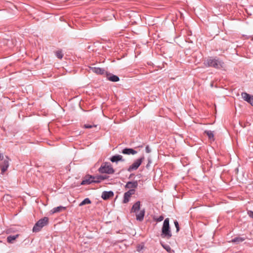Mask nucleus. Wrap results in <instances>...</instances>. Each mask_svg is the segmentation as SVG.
Wrapping results in <instances>:
<instances>
[{
  "label": "nucleus",
  "mask_w": 253,
  "mask_h": 253,
  "mask_svg": "<svg viewBox=\"0 0 253 253\" xmlns=\"http://www.w3.org/2000/svg\"><path fill=\"white\" fill-rule=\"evenodd\" d=\"M145 150H146V153H149L150 152H151V149L148 146H147L146 147Z\"/></svg>",
  "instance_id": "nucleus-30"
},
{
  "label": "nucleus",
  "mask_w": 253,
  "mask_h": 253,
  "mask_svg": "<svg viewBox=\"0 0 253 253\" xmlns=\"http://www.w3.org/2000/svg\"><path fill=\"white\" fill-rule=\"evenodd\" d=\"M114 13H111V15L109 16V19H105V20H112L113 19V18H114Z\"/></svg>",
  "instance_id": "nucleus-31"
},
{
  "label": "nucleus",
  "mask_w": 253,
  "mask_h": 253,
  "mask_svg": "<svg viewBox=\"0 0 253 253\" xmlns=\"http://www.w3.org/2000/svg\"><path fill=\"white\" fill-rule=\"evenodd\" d=\"M163 246L168 252H170V251L171 250V248L169 246H164L163 245Z\"/></svg>",
  "instance_id": "nucleus-27"
},
{
  "label": "nucleus",
  "mask_w": 253,
  "mask_h": 253,
  "mask_svg": "<svg viewBox=\"0 0 253 253\" xmlns=\"http://www.w3.org/2000/svg\"><path fill=\"white\" fill-rule=\"evenodd\" d=\"M113 196V193L112 192H104L102 193L101 197L104 200H106L109 198Z\"/></svg>",
  "instance_id": "nucleus-17"
},
{
  "label": "nucleus",
  "mask_w": 253,
  "mask_h": 253,
  "mask_svg": "<svg viewBox=\"0 0 253 253\" xmlns=\"http://www.w3.org/2000/svg\"><path fill=\"white\" fill-rule=\"evenodd\" d=\"M66 209L65 207L62 206H59L56 208H53L52 210L50 211L51 214H54L57 212H60L63 210H65Z\"/></svg>",
  "instance_id": "nucleus-15"
},
{
  "label": "nucleus",
  "mask_w": 253,
  "mask_h": 253,
  "mask_svg": "<svg viewBox=\"0 0 253 253\" xmlns=\"http://www.w3.org/2000/svg\"><path fill=\"white\" fill-rule=\"evenodd\" d=\"M143 246L139 245V246H138L137 247V251L139 252H140V251L141 250L143 249Z\"/></svg>",
  "instance_id": "nucleus-29"
},
{
  "label": "nucleus",
  "mask_w": 253,
  "mask_h": 253,
  "mask_svg": "<svg viewBox=\"0 0 253 253\" xmlns=\"http://www.w3.org/2000/svg\"><path fill=\"white\" fill-rule=\"evenodd\" d=\"M154 219H155V220L157 221V222H160L164 219V216L161 215V216H160L157 218H154Z\"/></svg>",
  "instance_id": "nucleus-25"
},
{
  "label": "nucleus",
  "mask_w": 253,
  "mask_h": 253,
  "mask_svg": "<svg viewBox=\"0 0 253 253\" xmlns=\"http://www.w3.org/2000/svg\"><path fill=\"white\" fill-rule=\"evenodd\" d=\"M100 75L106 78V79H120L119 77L109 72L107 67L103 68V71Z\"/></svg>",
  "instance_id": "nucleus-7"
},
{
  "label": "nucleus",
  "mask_w": 253,
  "mask_h": 253,
  "mask_svg": "<svg viewBox=\"0 0 253 253\" xmlns=\"http://www.w3.org/2000/svg\"><path fill=\"white\" fill-rule=\"evenodd\" d=\"M248 214L250 217L253 218V211H248Z\"/></svg>",
  "instance_id": "nucleus-28"
},
{
  "label": "nucleus",
  "mask_w": 253,
  "mask_h": 253,
  "mask_svg": "<svg viewBox=\"0 0 253 253\" xmlns=\"http://www.w3.org/2000/svg\"><path fill=\"white\" fill-rule=\"evenodd\" d=\"M123 157L121 155H116L112 157L110 160L112 162H117L119 161H121Z\"/></svg>",
  "instance_id": "nucleus-18"
},
{
  "label": "nucleus",
  "mask_w": 253,
  "mask_h": 253,
  "mask_svg": "<svg viewBox=\"0 0 253 253\" xmlns=\"http://www.w3.org/2000/svg\"><path fill=\"white\" fill-rule=\"evenodd\" d=\"M144 160V157L143 156L141 158L137 159L134 161L133 164L129 166L127 170L129 172L137 169L138 167L140 166L142 162Z\"/></svg>",
  "instance_id": "nucleus-6"
},
{
  "label": "nucleus",
  "mask_w": 253,
  "mask_h": 253,
  "mask_svg": "<svg viewBox=\"0 0 253 253\" xmlns=\"http://www.w3.org/2000/svg\"><path fill=\"white\" fill-rule=\"evenodd\" d=\"M140 202L138 201L136 202L132 206L131 209V212L136 213L140 210Z\"/></svg>",
  "instance_id": "nucleus-13"
},
{
  "label": "nucleus",
  "mask_w": 253,
  "mask_h": 253,
  "mask_svg": "<svg viewBox=\"0 0 253 253\" xmlns=\"http://www.w3.org/2000/svg\"><path fill=\"white\" fill-rule=\"evenodd\" d=\"M93 127H96V125L92 126L88 124H85L84 125V127L86 128H91Z\"/></svg>",
  "instance_id": "nucleus-24"
},
{
  "label": "nucleus",
  "mask_w": 253,
  "mask_h": 253,
  "mask_svg": "<svg viewBox=\"0 0 253 253\" xmlns=\"http://www.w3.org/2000/svg\"><path fill=\"white\" fill-rule=\"evenodd\" d=\"M55 55H56V57L60 59H62L63 57V54H62V51H60V50L57 51L55 52Z\"/></svg>",
  "instance_id": "nucleus-22"
},
{
  "label": "nucleus",
  "mask_w": 253,
  "mask_h": 253,
  "mask_svg": "<svg viewBox=\"0 0 253 253\" xmlns=\"http://www.w3.org/2000/svg\"><path fill=\"white\" fill-rule=\"evenodd\" d=\"M242 97L244 100L247 101L251 105L253 106V96L246 93L243 92L241 94Z\"/></svg>",
  "instance_id": "nucleus-9"
},
{
  "label": "nucleus",
  "mask_w": 253,
  "mask_h": 253,
  "mask_svg": "<svg viewBox=\"0 0 253 253\" xmlns=\"http://www.w3.org/2000/svg\"><path fill=\"white\" fill-rule=\"evenodd\" d=\"M105 178L103 176H100L97 178L90 176L88 177H85L84 179L82 181L81 184L86 185L90 184L92 182H99V179L103 180Z\"/></svg>",
  "instance_id": "nucleus-5"
},
{
  "label": "nucleus",
  "mask_w": 253,
  "mask_h": 253,
  "mask_svg": "<svg viewBox=\"0 0 253 253\" xmlns=\"http://www.w3.org/2000/svg\"><path fill=\"white\" fill-rule=\"evenodd\" d=\"M122 153L126 155H135L137 152L131 148H125L123 150Z\"/></svg>",
  "instance_id": "nucleus-14"
},
{
  "label": "nucleus",
  "mask_w": 253,
  "mask_h": 253,
  "mask_svg": "<svg viewBox=\"0 0 253 253\" xmlns=\"http://www.w3.org/2000/svg\"><path fill=\"white\" fill-rule=\"evenodd\" d=\"M48 223V218L44 217L43 218L40 219L35 225L33 228V231L34 232H39L41 229L47 225Z\"/></svg>",
  "instance_id": "nucleus-3"
},
{
  "label": "nucleus",
  "mask_w": 253,
  "mask_h": 253,
  "mask_svg": "<svg viewBox=\"0 0 253 253\" xmlns=\"http://www.w3.org/2000/svg\"><path fill=\"white\" fill-rule=\"evenodd\" d=\"M9 166V163L7 160H4L2 163L0 165L1 173H3L7 169Z\"/></svg>",
  "instance_id": "nucleus-11"
},
{
  "label": "nucleus",
  "mask_w": 253,
  "mask_h": 253,
  "mask_svg": "<svg viewBox=\"0 0 253 253\" xmlns=\"http://www.w3.org/2000/svg\"><path fill=\"white\" fill-rule=\"evenodd\" d=\"M135 190L134 189H130L128 191L126 192L124 194V203H127L129 200L131 196L134 194Z\"/></svg>",
  "instance_id": "nucleus-10"
},
{
  "label": "nucleus",
  "mask_w": 253,
  "mask_h": 253,
  "mask_svg": "<svg viewBox=\"0 0 253 253\" xmlns=\"http://www.w3.org/2000/svg\"><path fill=\"white\" fill-rule=\"evenodd\" d=\"M174 225L176 228V232H178L179 230V224H178V222L177 221H175L174 222Z\"/></svg>",
  "instance_id": "nucleus-26"
},
{
  "label": "nucleus",
  "mask_w": 253,
  "mask_h": 253,
  "mask_svg": "<svg viewBox=\"0 0 253 253\" xmlns=\"http://www.w3.org/2000/svg\"><path fill=\"white\" fill-rule=\"evenodd\" d=\"M3 159V155L2 154L0 153V161Z\"/></svg>",
  "instance_id": "nucleus-32"
},
{
  "label": "nucleus",
  "mask_w": 253,
  "mask_h": 253,
  "mask_svg": "<svg viewBox=\"0 0 253 253\" xmlns=\"http://www.w3.org/2000/svg\"><path fill=\"white\" fill-rule=\"evenodd\" d=\"M95 64H92L89 67V71L92 72L96 75H100L103 71V68H100L94 66Z\"/></svg>",
  "instance_id": "nucleus-8"
},
{
  "label": "nucleus",
  "mask_w": 253,
  "mask_h": 253,
  "mask_svg": "<svg viewBox=\"0 0 253 253\" xmlns=\"http://www.w3.org/2000/svg\"><path fill=\"white\" fill-rule=\"evenodd\" d=\"M112 81L113 82H116V81H118L119 80H112Z\"/></svg>",
  "instance_id": "nucleus-33"
},
{
  "label": "nucleus",
  "mask_w": 253,
  "mask_h": 253,
  "mask_svg": "<svg viewBox=\"0 0 253 253\" xmlns=\"http://www.w3.org/2000/svg\"><path fill=\"white\" fill-rule=\"evenodd\" d=\"M170 79L174 80V78H171Z\"/></svg>",
  "instance_id": "nucleus-34"
},
{
  "label": "nucleus",
  "mask_w": 253,
  "mask_h": 253,
  "mask_svg": "<svg viewBox=\"0 0 253 253\" xmlns=\"http://www.w3.org/2000/svg\"><path fill=\"white\" fill-rule=\"evenodd\" d=\"M204 64L206 67H211L215 69H220L223 67L224 63L217 57H210L205 61Z\"/></svg>",
  "instance_id": "nucleus-1"
},
{
  "label": "nucleus",
  "mask_w": 253,
  "mask_h": 253,
  "mask_svg": "<svg viewBox=\"0 0 253 253\" xmlns=\"http://www.w3.org/2000/svg\"><path fill=\"white\" fill-rule=\"evenodd\" d=\"M161 236L162 238H166L167 239H169L171 237L169 225V219L168 218L164 220Z\"/></svg>",
  "instance_id": "nucleus-2"
},
{
  "label": "nucleus",
  "mask_w": 253,
  "mask_h": 253,
  "mask_svg": "<svg viewBox=\"0 0 253 253\" xmlns=\"http://www.w3.org/2000/svg\"><path fill=\"white\" fill-rule=\"evenodd\" d=\"M99 171L101 173H105L107 174H113L114 172L113 168L110 164L108 163L103 164L99 169Z\"/></svg>",
  "instance_id": "nucleus-4"
},
{
  "label": "nucleus",
  "mask_w": 253,
  "mask_h": 253,
  "mask_svg": "<svg viewBox=\"0 0 253 253\" xmlns=\"http://www.w3.org/2000/svg\"><path fill=\"white\" fill-rule=\"evenodd\" d=\"M136 213V218L137 220L141 221L143 220L144 214H145V210L143 209L142 210H140V211L138 213L137 212Z\"/></svg>",
  "instance_id": "nucleus-12"
},
{
  "label": "nucleus",
  "mask_w": 253,
  "mask_h": 253,
  "mask_svg": "<svg viewBox=\"0 0 253 253\" xmlns=\"http://www.w3.org/2000/svg\"><path fill=\"white\" fill-rule=\"evenodd\" d=\"M244 241V239L241 237H237L232 240V242L240 243Z\"/></svg>",
  "instance_id": "nucleus-23"
},
{
  "label": "nucleus",
  "mask_w": 253,
  "mask_h": 253,
  "mask_svg": "<svg viewBox=\"0 0 253 253\" xmlns=\"http://www.w3.org/2000/svg\"><path fill=\"white\" fill-rule=\"evenodd\" d=\"M138 186L137 181H132V182H128L126 187L127 188L131 189V188H135Z\"/></svg>",
  "instance_id": "nucleus-16"
},
{
  "label": "nucleus",
  "mask_w": 253,
  "mask_h": 253,
  "mask_svg": "<svg viewBox=\"0 0 253 253\" xmlns=\"http://www.w3.org/2000/svg\"><path fill=\"white\" fill-rule=\"evenodd\" d=\"M205 133H206L208 136V137L210 139L214 140V135L211 131L206 130L205 131Z\"/></svg>",
  "instance_id": "nucleus-19"
},
{
  "label": "nucleus",
  "mask_w": 253,
  "mask_h": 253,
  "mask_svg": "<svg viewBox=\"0 0 253 253\" xmlns=\"http://www.w3.org/2000/svg\"><path fill=\"white\" fill-rule=\"evenodd\" d=\"M18 237V235L9 236L7 238V241L9 243H12L13 241H14Z\"/></svg>",
  "instance_id": "nucleus-20"
},
{
  "label": "nucleus",
  "mask_w": 253,
  "mask_h": 253,
  "mask_svg": "<svg viewBox=\"0 0 253 253\" xmlns=\"http://www.w3.org/2000/svg\"><path fill=\"white\" fill-rule=\"evenodd\" d=\"M91 203L90 200L88 198H85L80 204V206H82L86 204H89Z\"/></svg>",
  "instance_id": "nucleus-21"
}]
</instances>
